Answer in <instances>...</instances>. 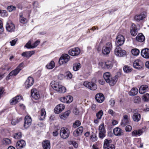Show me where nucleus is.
<instances>
[{
	"mask_svg": "<svg viewBox=\"0 0 149 149\" xmlns=\"http://www.w3.org/2000/svg\"><path fill=\"white\" fill-rule=\"evenodd\" d=\"M103 77L106 82L112 86L116 84L118 78V76L117 75L112 77L109 72L105 73L103 74Z\"/></svg>",
	"mask_w": 149,
	"mask_h": 149,
	"instance_id": "nucleus-1",
	"label": "nucleus"
},
{
	"mask_svg": "<svg viewBox=\"0 0 149 149\" xmlns=\"http://www.w3.org/2000/svg\"><path fill=\"white\" fill-rule=\"evenodd\" d=\"M51 85L52 88L59 93H64L66 92L65 88L58 82L52 81L51 83Z\"/></svg>",
	"mask_w": 149,
	"mask_h": 149,
	"instance_id": "nucleus-2",
	"label": "nucleus"
},
{
	"mask_svg": "<svg viewBox=\"0 0 149 149\" xmlns=\"http://www.w3.org/2000/svg\"><path fill=\"white\" fill-rule=\"evenodd\" d=\"M83 85L87 88L92 91H95L97 88L96 84L93 81H84L83 83Z\"/></svg>",
	"mask_w": 149,
	"mask_h": 149,
	"instance_id": "nucleus-3",
	"label": "nucleus"
},
{
	"mask_svg": "<svg viewBox=\"0 0 149 149\" xmlns=\"http://www.w3.org/2000/svg\"><path fill=\"white\" fill-rule=\"evenodd\" d=\"M112 48V43L111 42H108L106 44L105 46L102 47V53L105 55H107L110 53Z\"/></svg>",
	"mask_w": 149,
	"mask_h": 149,
	"instance_id": "nucleus-4",
	"label": "nucleus"
},
{
	"mask_svg": "<svg viewBox=\"0 0 149 149\" xmlns=\"http://www.w3.org/2000/svg\"><path fill=\"white\" fill-rule=\"evenodd\" d=\"M60 134L61 138L64 139H66L69 136V130L66 127H62L61 129Z\"/></svg>",
	"mask_w": 149,
	"mask_h": 149,
	"instance_id": "nucleus-5",
	"label": "nucleus"
},
{
	"mask_svg": "<svg viewBox=\"0 0 149 149\" xmlns=\"http://www.w3.org/2000/svg\"><path fill=\"white\" fill-rule=\"evenodd\" d=\"M98 130L99 137L101 139H103L105 137L106 132L104 123H102L99 125Z\"/></svg>",
	"mask_w": 149,
	"mask_h": 149,
	"instance_id": "nucleus-6",
	"label": "nucleus"
},
{
	"mask_svg": "<svg viewBox=\"0 0 149 149\" xmlns=\"http://www.w3.org/2000/svg\"><path fill=\"white\" fill-rule=\"evenodd\" d=\"M114 54L118 56L122 57L126 55V52L125 50H123L119 47L117 46L114 50Z\"/></svg>",
	"mask_w": 149,
	"mask_h": 149,
	"instance_id": "nucleus-7",
	"label": "nucleus"
},
{
	"mask_svg": "<svg viewBox=\"0 0 149 149\" xmlns=\"http://www.w3.org/2000/svg\"><path fill=\"white\" fill-rule=\"evenodd\" d=\"M112 142V141L111 139H105L104 142V149H115V146L111 143Z\"/></svg>",
	"mask_w": 149,
	"mask_h": 149,
	"instance_id": "nucleus-8",
	"label": "nucleus"
},
{
	"mask_svg": "<svg viewBox=\"0 0 149 149\" xmlns=\"http://www.w3.org/2000/svg\"><path fill=\"white\" fill-rule=\"evenodd\" d=\"M6 27V30L10 32L14 31L15 29V24L10 20L7 22Z\"/></svg>",
	"mask_w": 149,
	"mask_h": 149,
	"instance_id": "nucleus-9",
	"label": "nucleus"
},
{
	"mask_svg": "<svg viewBox=\"0 0 149 149\" xmlns=\"http://www.w3.org/2000/svg\"><path fill=\"white\" fill-rule=\"evenodd\" d=\"M134 67L136 69H140L143 68L144 66V63L143 61L138 59L135 61L133 63Z\"/></svg>",
	"mask_w": 149,
	"mask_h": 149,
	"instance_id": "nucleus-10",
	"label": "nucleus"
},
{
	"mask_svg": "<svg viewBox=\"0 0 149 149\" xmlns=\"http://www.w3.org/2000/svg\"><path fill=\"white\" fill-rule=\"evenodd\" d=\"M70 58V56L68 54L63 55L60 58L59 60V63L60 65L65 63L69 61Z\"/></svg>",
	"mask_w": 149,
	"mask_h": 149,
	"instance_id": "nucleus-11",
	"label": "nucleus"
},
{
	"mask_svg": "<svg viewBox=\"0 0 149 149\" xmlns=\"http://www.w3.org/2000/svg\"><path fill=\"white\" fill-rule=\"evenodd\" d=\"M80 53V50L78 47L73 48L70 49L68 52L69 54L72 56L78 55Z\"/></svg>",
	"mask_w": 149,
	"mask_h": 149,
	"instance_id": "nucleus-12",
	"label": "nucleus"
},
{
	"mask_svg": "<svg viewBox=\"0 0 149 149\" xmlns=\"http://www.w3.org/2000/svg\"><path fill=\"white\" fill-rule=\"evenodd\" d=\"M32 122V119L30 117L28 116H25L24 125V128L26 129L29 128L31 125Z\"/></svg>",
	"mask_w": 149,
	"mask_h": 149,
	"instance_id": "nucleus-13",
	"label": "nucleus"
},
{
	"mask_svg": "<svg viewBox=\"0 0 149 149\" xmlns=\"http://www.w3.org/2000/svg\"><path fill=\"white\" fill-rule=\"evenodd\" d=\"M147 16V13L146 11L141 12L140 14H138L135 16L134 19L135 20L138 22L143 20Z\"/></svg>",
	"mask_w": 149,
	"mask_h": 149,
	"instance_id": "nucleus-14",
	"label": "nucleus"
},
{
	"mask_svg": "<svg viewBox=\"0 0 149 149\" xmlns=\"http://www.w3.org/2000/svg\"><path fill=\"white\" fill-rule=\"evenodd\" d=\"M102 68L104 69H111L112 67V64L111 62H100L99 63Z\"/></svg>",
	"mask_w": 149,
	"mask_h": 149,
	"instance_id": "nucleus-15",
	"label": "nucleus"
},
{
	"mask_svg": "<svg viewBox=\"0 0 149 149\" xmlns=\"http://www.w3.org/2000/svg\"><path fill=\"white\" fill-rule=\"evenodd\" d=\"M34 82V79L32 77H28L25 83V87L26 89L29 88L33 85Z\"/></svg>",
	"mask_w": 149,
	"mask_h": 149,
	"instance_id": "nucleus-16",
	"label": "nucleus"
},
{
	"mask_svg": "<svg viewBox=\"0 0 149 149\" xmlns=\"http://www.w3.org/2000/svg\"><path fill=\"white\" fill-rule=\"evenodd\" d=\"M130 116L126 114H124L123 116V119L121 122V125L123 127H125L126 125L130 122Z\"/></svg>",
	"mask_w": 149,
	"mask_h": 149,
	"instance_id": "nucleus-17",
	"label": "nucleus"
},
{
	"mask_svg": "<svg viewBox=\"0 0 149 149\" xmlns=\"http://www.w3.org/2000/svg\"><path fill=\"white\" fill-rule=\"evenodd\" d=\"M22 99V96L19 95L12 99L10 101L11 105H15Z\"/></svg>",
	"mask_w": 149,
	"mask_h": 149,
	"instance_id": "nucleus-18",
	"label": "nucleus"
},
{
	"mask_svg": "<svg viewBox=\"0 0 149 149\" xmlns=\"http://www.w3.org/2000/svg\"><path fill=\"white\" fill-rule=\"evenodd\" d=\"M20 71L16 68L11 71L6 77V79L8 80L11 78L13 77L16 76Z\"/></svg>",
	"mask_w": 149,
	"mask_h": 149,
	"instance_id": "nucleus-19",
	"label": "nucleus"
},
{
	"mask_svg": "<svg viewBox=\"0 0 149 149\" xmlns=\"http://www.w3.org/2000/svg\"><path fill=\"white\" fill-rule=\"evenodd\" d=\"M31 95L35 100H38L40 97L39 92L36 88H33L31 91Z\"/></svg>",
	"mask_w": 149,
	"mask_h": 149,
	"instance_id": "nucleus-20",
	"label": "nucleus"
},
{
	"mask_svg": "<svg viewBox=\"0 0 149 149\" xmlns=\"http://www.w3.org/2000/svg\"><path fill=\"white\" fill-rule=\"evenodd\" d=\"M114 134L116 136H120L123 135V131L120 128L117 127L113 130Z\"/></svg>",
	"mask_w": 149,
	"mask_h": 149,
	"instance_id": "nucleus-21",
	"label": "nucleus"
},
{
	"mask_svg": "<svg viewBox=\"0 0 149 149\" xmlns=\"http://www.w3.org/2000/svg\"><path fill=\"white\" fill-rule=\"evenodd\" d=\"M95 98L96 101L100 103L103 102L104 99V95L101 93L97 94L95 96Z\"/></svg>",
	"mask_w": 149,
	"mask_h": 149,
	"instance_id": "nucleus-22",
	"label": "nucleus"
},
{
	"mask_svg": "<svg viewBox=\"0 0 149 149\" xmlns=\"http://www.w3.org/2000/svg\"><path fill=\"white\" fill-rule=\"evenodd\" d=\"M65 106L63 104L58 105L54 109V111L56 113H59L63 111L65 109Z\"/></svg>",
	"mask_w": 149,
	"mask_h": 149,
	"instance_id": "nucleus-23",
	"label": "nucleus"
},
{
	"mask_svg": "<svg viewBox=\"0 0 149 149\" xmlns=\"http://www.w3.org/2000/svg\"><path fill=\"white\" fill-rule=\"evenodd\" d=\"M141 54L143 58H149V49L146 48L143 49L141 50Z\"/></svg>",
	"mask_w": 149,
	"mask_h": 149,
	"instance_id": "nucleus-24",
	"label": "nucleus"
},
{
	"mask_svg": "<svg viewBox=\"0 0 149 149\" xmlns=\"http://www.w3.org/2000/svg\"><path fill=\"white\" fill-rule=\"evenodd\" d=\"M130 33L133 36H135L137 34V29L136 25L134 24H132L131 26Z\"/></svg>",
	"mask_w": 149,
	"mask_h": 149,
	"instance_id": "nucleus-25",
	"label": "nucleus"
},
{
	"mask_svg": "<svg viewBox=\"0 0 149 149\" xmlns=\"http://www.w3.org/2000/svg\"><path fill=\"white\" fill-rule=\"evenodd\" d=\"M26 145V143L23 140L18 141L16 143V147L17 149H21L24 147Z\"/></svg>",
	"mask_w": 149,
	"mask_h": 149,
	"instance_id": "nucleus-26",
	"label": "nucleus"
},
{
	"mask_svg": "<svg viewBox=\"0 0 149 149\" xmlns=\"http://www.w3.org/2000/svg\"><path fill=\"white\" fill-rule=\"evenodd\" d=\"M149 90L148 87L146 85L141 86L139 89V93L141 94H143Z\"/></svg>",
	"mask_w": 149,
	"mask_h": 149,
	"instance_id": "nucleus-27",
	"label": "nucleus"
},
{
	"mask_svg": "<svg viewBox=\"0 0 149 149\" xmlns=\"http://www.w3.org/2000/svg\"><path fill=\"white\" fill-rule=\"evenodd\" d=\"M42 146L43 149H50V143L48 140H45L42 142Z\"/></svg>",
	"mask_w": 149,
	"mask_h": 149,
	"instance_id": "nucleus-28",
	"label": "nucleus"
},
{
	"mask_svg": "<svg viewBox=\"0 0 149 149\" xmlns=\"http://www.w3.org/2000/svg\"><path fill=\"white\" fill-rule=\"evenodd\" d=\"M125 38H116V44L117 46L122 45L124 43Z\"/></svg>",
	"mask_w": 149,
	"mask_h": 149,
	"instance_id": "nucleus-29",
	"label": "nucleus"
},
{
	"mask_svg": "<svg viewBox=\"0 0 149 149\" xmlns=\"http://www.w3.org/2000/svg\"><path fill=\"white\" fill-rule=\"evenodd\" d=\"M35 52L34 51H31L29 52H25L23 53L22 54V55L23 56L25 57L26 58H29L33 54H34Z\"/></svg>",
	"mask_w": 149,
	"mask_h": 149,
	"instance_id": "nucleus-30",
	"label": "nucleus"
},
{
	"mask_svg": "<svg viewBox=\"0 0 149 149\" xmlns=\"http://www.w3.org/2000/svg\"><path fill=\"white\" fill-rule=\"evenodd\" d=\"M142 133V131L141 130H139L138 131L134 130L132 132V135L133 136L137 137L141 135Z\"/></svg>",
	"mask_w": 149,
	"mask_h": 149,
	"instance_id": "nucleus-31",
	"label": "nucleus"
},
{
	"mask_svg": "<svg viewBox=\"0 0 149 149\" xmlns=\"http://www.w3.org/2000/svg\"><path fill=\"white\" fill-rule=\"evenodd\" d=\"M40 116L39 118L40 120H43L45 119L46 116V112L45 109H42L40 112Z\"/></svg>",
	"mask_w": 149,
	"mask_h": 149,
	"instance_id": "nucleus-32",
	"label": "nucleus"
},
{
	"mask_svg": "<svg viewBox=\"0 0 149 149\" xmlns=\"http://www.w3.org/2000/svg\"><path fill=\"white\" fill-rule=\"evenodd\" d=\"M132 118L134 121L138 122L141 118L140 115L139 113H135L132 116Z\"/></svg>",
	"mask_w": 149,
	"mask_h": 149,
	"instance_id": "nucleus-33",
	"label": "nucleus"
},
{
	"mask_svg": "<svg viewBox=\"0 0 149 149\" xmlns=\"http://www.w3.org/2000/svg\"><path fill=\"white\" fill-rule=\"evenodd\" d=\"M20 19L19 21L22 24H25L27 22V19L24 17L23 16V14L22 13H19Z\"/></svg>",
	"mask_w": 149,
	"mask_h": 149,
	"instance_id": "nucleus-34",
	"label": "nucleus"
},
{
	"mask_svg": "<svg viewBox=\"0 0 149 149\" xmlns=\"http://www.w3.org/2000/svg\"><path fill=\"white\" fill-rule=\"evenodd\" d=\"M81 67V65L79 63H75L73 64V69L74 71H77L79 70Z\"/></svg>",
	"mask_w": 149,
	"mask_h": 149,
	"instance_id": "nucleus-35",
	"label": "nucleus"
},
{
	"mask_svg": "<svg viewBox=\"0 0 149 149\" xmlns=\"http://www.w3.org/2000/svg\"><path fill=\"white\" fill-rule=\"evenodd\" d=\"M138 89L137 88H133L129 92V94L130 95H136L138 93Z\"/></svg>",
	"mask_w": 149,
	"mask_h": 149,
	"instance_id": "nucleus-36",
	"label": "nucleus"
},
{
	"mask_svg": "<svg viewBox=\"0 0 149 149\" xmlns=\"http://www.w3.org/2000/svg\"><path fill=\"white\" fill-rule=\"evenodd\" d=\"M54 66V62L53 61H52L49 64L47 65L46 67L48 69H51L53 68Z\"/></svg>",
	"mask_w": 149,
	"mask_h": 149,
	"instance_id": "nucleus-37",
	"label": "nucleus"
},
{
	"mask_svg": "<svg viewBox=\"0 0 149 149\" xmlns=\"http://www.w3.org/2000/svg\"><path fill=\"white\" fill-rule=\"evenodd\" d=\"M68 143L69 145H72L75 148H77L78 147L77 143L75 141L70 140L68 142Z\"/></svg>",
	"mask_w": 149,
	"mask_h": 149,
	"instance_id": "nucleus-38",
	"label": "nucleus"
},
{
	"mask_svg": "<svg viewBox=\"0 0 149 149\" xmlns=\"http://www.w3.org/2000/svg\"><path fill=\"white\" fill-rule=\"evenodd\" d=\"M131 52L132 54L134 56H137L138 55L139 53V50L136 48L132 49L131 50Z\"/></svg>",
	"mask_w": 149,
	"mask_h": 149,
	"instance_id": "nucleus-39",
	"label": "nucleus"
},
{
	"mask_svg": "<svg viewBox=\"0 0 149 149\" xmlns=\"http://www.w3.org/2000/svg\"><path fill=\"white\" fill-rule=\"evenodd\" d=\"M123 70L125 72L127 73L129 72L132 70V69L127 65L124 66L123 68Z\"/></svg>",
	"mask_w": 149,
	"mask_h": 149,
	"instance_id": "nucleus-40",
	"label": "nucleus"
},
{
	"mask_svg": "<svg viewBox=\"0 0 149 149\" xmlns=\"http://www.w3.org/2000/svg\"><path fill=\"white\" fill-rule=\"evenodd\" d=\"M145 38H133V40L138 42H142L145 40Z\"/></svg>",
	"mask_w": 149,
	"mask_h": 149,
	"instance_id": "nucleus-41",
	"label": "nucleus"
},
{
	"mask_svg": "<svg viewBox=\"0 0 149 149\" xmlns=\"http://www.w3.org/2000/svg\"><path fill=\"white\" fill-rule=\"evenodd\" d=\"M0 15L3 17H7L8 13L5 10H0Z\"/></svg>",
	"mask_w": 149,
	"mask_h": 149,
	"instance_id": "nucleus-42",
	"label": "nucleus"
},
{
	"mask_svg": "<svg viewBox=\"0 0 149 149\" xmlns=\"http://www.w3.org/2000/svg\"><path fill=\"white\" fill-rule=\"evenodd\" d=\"M31 43L32 41L31 40H30L26 44L24 47L27 49H33V48H31L33 46V44L32 45Z\"/></svg>",
	"mask_w": 149,
	"mask_h": 149,
	"instance_id": "nucleus-43",
	"label": "nucleus"
},
{
	"mask_svg": "<svg viewBox=\"0 0 149 149\" xmlns=\"http://www.w3.org/2000/svg\"><path fill=\"white\" fill-rule=\"evenodd\" d=\"M133 101L135 103H139L141 102V99L139 96H136L133 98Z\"/></svg>",
	"mask_w": 149,
	"mask_h": 149,
	"instance_id": "nucleus-44",
	"label": "nucleus"
},
{
	"mask_svg": "<svg viewBox=\"0 0 149 149\" xmlns=\"http://www.w3.org/2000/svg\"><path fill=\"white\" fill-rule=\"evenodd\" d=\"M143 100L145 101H148L149 100V94L146 93V94L143 95Z\"/></svg>",
	"mask_w": 149,
	"mask_h": 149,
	"instance_id": "nucleus-45",
	"label": "nucleus"
},
{
	"mask_svg": "<svg viewBox=\"0 0 149 149\" xmlns=\"http://www.w3.org/2000/svg\"><path fill=\"white\" fill-rule=\"evenodd\" d=\"M16 7L12 5L8 6L7 8V9L9 12H12L16 10Z\"/></svg>",
	"mask_w": 149,
	"mask_h": 149,
	"instance_id": "nucleus-46",
	"label": "nucleus"
},
{
	"mask_svg": "<svg viewBox=\"0 0 149 149\" xmlns=\"http://www.w3.org/2000/svg\"><path fill=\"white\" fill-rule=\"evenodd\" d=\"M81 124V122L79 120H76L75 121V123H74L73 126L74 128H76L79 126Z\"/></svg>",
	"mask_w": 149,
	"mask_h": 149,
	"instance_id": "nucleus-47",
	"label": "nucleus"
},
{
	"mask_svg": "<svg viewBox=\"0 0 149 149\" xmlns=\"http://www.w3.org/2000/svg\"><path fill=\"white\" fill-rule=\"evenodd\" d=\"M66 103H70L73 100V97L70 95L67 96H66Z\"/></svg>",
	"mask_w": 149,
	"mask_h": 149,
	"instance_id": "nucleus-48",
	"label": "nucleus"
},
{
	"mask_svg": "<svg viewBox=\"0 0 149 149\" xmlns=\"http://www.w3.org/2000/svg\"><path fill=\"white\" fill-rule=\"evenodd\" d=\"M14 138L16 139H19L22 137V134L20 132H19L15 133L14 136Z\"/></svg>",
	"mask_w": 149,
	"mask_h": 149,
	"instance_id": "nucleus-49",
	"label": "nucleus"
},
{
	"mask_svg": "<svg viewBox=\"0 0 149 149\" xmlns=\"http://www.w3.org/2000/svg\"><path fill=\"white\" fill-rule=\"evenodd\" d=\"M103 114V112L102 110H101L100 111L97 113L96 114V116L97 118L100 119L102 117Z\"/></svg>",
	"mask_w": 149,
	"mask_h": 149,
	"instance_id": "nucleus-50",
	"label": "nucleus"
},
{
	"mask_svg": "<svg viewBox=\"0 0 149 149\" xmlns=\"http://www.w3.org/2000/svg\"><path fill=\"white\" fill-rule=\"evenodd\" d=\"M91 139L93 141H95L97 140V137L95 134H93L91 136Z\"/></svg>",
	"mask_w": 149,
	"mask_h": 149,
	"instance_id": "nucleus-51",
	"label": "nucleus"
},
{
	"mask_svg": "<svg viewBox=\"0 0 149 149\" xmlns=\"http://www.w3.org/2000/svg\"><path fill=\"white\" fill-rule=\"evenodd\" d=\"M40 42V41L39 40L36 41L33 44V46L31 48H32L33 49L36 47L39 44Z\"/></svg>",
	"mask_w": 149,
	"mask_h": 149,
	"instance_id": "nucleus-52",
	"label": "nucleus"
},
{
	"mask_svg": "<svg viewBox=\"0 0 149 149\" xmlns=\"http://www.w3.org/2000/svg\"><path fill=\"white\" fill-rule=\"evenodd\" d=\"M17 40V38H15L10 41V44L12 46H14Z\"/></svg>",
	"mask_w": 149,
	"mask_h": 149,
	"instance_id": "nucleus-53",
	"label": "nucleus"
},
{
	"mask_svg": "<svg viewBox=\"0 0 149 149\" xmlns=\"http://www.w3.org/2000/svg\"><path fill=\"white\" fill-rule=\"evenodd\" d=\"M24 65V63H20L19 65L16 68L18 70H19V71H20L23 68Z\"/></svg>",
	"mask_w": 149,
	"mask_h": 149,
	"instance_id": "nucleus-54",
	"label": "nucleus"
},
{
	"mask_svg": "<svg viewBox=\"0 0 149 149\" xmlns=\"http://www.w3.org/2000/svg\"><path fill=\"white\" fill-rule=\"evenodd\" d=\"M132 129V126L130 125H127L125 127V130L126 132L130 131Z\"/></svg>",
	"mask_w": 149,
	"mask_h": 149,
	"instance_id": "nucleus-55",
	"label": "nucleus"
},
{
	"mask_svg": "<svg viewBox=\"0 0 149 149\" xmlns=\"http://www.w3.org/2000/svg\"><path fill=\"white\" fill-rule=\"evenodd\" d=\"M76 130L79 132V133H80V134H81L83 131V128L81 126L79 127Z\"/></svg>",
	"mask_w": 149,
	"mask_h": 149,
	"instance_id": "nucleus-56",
	"label": "nucleus"
},
{
	"mask_svg": "<svg viewBox=\"0 0 149 149\" xmlns=\"http://www.w3.org/2000/svg\"><path fill=\"white\" fill-rule=\"evenodd\" d=\"M3 28L2 26V22L0 20V33H1L3 31Z\"/></svg>",
	"mask_w": 149,
	"mask_h": 149,
	"instance_id": "nucleus-57",
	"label": "nucleus"
},
{
	"mask_svg": "<svg viewBox=\"0 0 149 149\" xmlns=\"http://www.w3.org/2000/svg\"><path fill=\"white\" fill-rule=\"evenodd\" d=\"M108 113L109 114L111 115L112 116H114L115 114V112L111 109H110L108 110Z\"/></svg>",
	"mask_w": 149,
	"mask_h": 149,
	"instance_id": "nucleus-58",
	"label": "nucleus"
},
{
	"mask_svg": "<svg viewBox=\"0 0 149 149\" xmlns=\"http://www.w3.org/2000/svg\"><path fill=\"white\" fill-rule=\"evenodd\" d=\"M66 76L69 79H71L72 77V74L69 71L67 72Z\"/></svg>",
	"mask_w": 149,
	"mask_h": 149,
	"instance_id": "nucleus-59",
	"label": "nucleus"
},
{
	"mask_svg": "<svg viewBox=\"0 0 149 149\" xmlns=\"http://www.w3.org/2000/svg\"><path fill=\"white\" fill-rule=\"evenodd\" d=\"M73 134L74 136H77L81 135L77 130H76L74 132Z\"/></svg>",
	"mask_w": 149,
	"mask_h": 149,
	"instance_id": "nucleus-60",
	"label": "nucleus"
},
{
	"mask_svg": "<svg viewBox=\"0 0 149 149\" xmlns=\"http://www.w3.org/2000/svg\"><path fill=\"white\" fill-rule=\"evenodd\" d=\"M102 45V43L101 42L98 46L97 47V49L98 51L99 52L101 50Z\"/></svg>",
	"mask_w": 149,
	"mask_h": 149,
	"instance_id": "nucleus-61",
	"label": "nucleus"
},
{
	"mask_svg": "<svg viewBox=\"0 0 149 149\" xmlns=\"http://www.w3.org/2000/svg\"><path fill=\"white\" fill-rule=\"evenodd\" d=\"M60 100L63 102L66 103V96L60 98Z\"/></svg>",
	"mask_w": 149,
	"mask_h": 149,
	"instance_id": "nucleus-62",
	"label": "nucleus"
},
{
	"mask_svg": "<svg viewBox=\"0 0 149 149\" xmlns=\"http://www.w3.org/2000/svg\"><path fill=\"white\" fill-rule=\"evenodd\" d=\"M4 141L6 144H9L11 143L10 140L8 138H6L5 139Z\"/></svg>",
	"mask_w": 149,
	"mask_h": 149,
	"instance_id": "nucleus-63",
	"label": "nucleus"
},
{
	"mask_svg": "<svg viewBox=\"0 0 149 149\" xmlns=\"http://www.w3.org/2000/svg\"><path fill=\"white\" fill-rule=\"evenodd\" d=\"M109 102L110 104L111 107H113L114 106L115 103L114 100L111 99L109 101Z\"/></svg>",
	"mask_w": 149,
	"mask_h": 149,
	"instance_id": "nucleus-64",
	"label": "nucleus"
}]
</instances>
